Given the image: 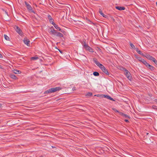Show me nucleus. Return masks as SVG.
<instances>
[{
    "label": "nucleus",
    "mask_w": 157,
    "mask_h": 157,
    "mask_svg": "<svg viewBox=\"0 0 157 157\" xmlns=\"http://www.w3.org/2000/svg\"><path fill=\"white\" fill-rule=\"evenodd\" d=\"M61 89V88L59 87H56L55 88H52L45 91L44 92V94L47 93H52L59 91Z\"/></svg>",
    "instance_id": "1"
},
{
    "label": "nucleus",
    "mask_w": 157,
    "mask_h": 157,
    "mask_svg": "<svg viewBox=\"0 0 157 157\" xmlns=\"http://www.w3.org/2000/svg\"><path fill=\"white\" fill-rule=\"evenodd\" d=\"M83 46L86 51L91 52H94L93 49L88 46V45L86 43V42H84L83 44Z\"/></svg>",
    "instance_id": "2"
},
{
    "label": "nucleus",
    "mask_w": 157,
    "mask_h": 157,
    "mask_svg": "<svg viewBox=\"0 0 157 157\" xmlns=\"http://www.w3.org/2000/svg\"><path fill=\"white\" fill-rule=\"evenodd\" d=\"M124 74L130 80H131L132 79V76L130 73L126 69L124 68Z\"/></svg>",
    "instance_id": "3"
},
{
    "label": "nucleus",
    "mask_w": 157,
    "mask_h": 157,
    "mask_svg": "<svg viewBox=\"0 0 157 157\" xmlns=\"http://www.w3.org/2000/svg\"><path fill=\"white\" fill-rule=\"evenodd\" d=\"M48 32L51 34L56 35L57 31L55 30L53 26L51 27L48 30Z\"/></svg>",
    "instance_id": "4"
},
{
    "label": "nucleus",
    "mask_w": 157,
    "mask_h": 157,
    "mask_svg": "<svg viewBox=\"0 0 157 157\" xmlns=\"http://www.w3.org/2000/svg\"><path fill=\"white\" fill-rule=\"evenodd\" d=\"M24 43L28 46L30 45V41L29 40L25 38L24 40Z\"/></svg>",
    "instance_id": "5"
},
{
    "label": "nucleus",
    "mask_w": 157,
    "mask_h": 157,
    "mask_svg": "<svg viewBox=\"0 0 157 157\" xmlns=\"http://www.w3.org/2000/svg\"><path fill=\"white\" fill-rule=\"evenodd\" d=\"M25 4L26 6L27 9L29 10H31L32 9V8L31 6L26 1L25 2Z\"/></svg>",
    "instance_id": "6"
},
{
    "label": "nucleus",
    "mask_w": 157,
    "mask_h": 157,
    "mask_svg": "<svg viewBox=\"0 0 157 157\" xmlns=\"http://www.w3.org/2000/svg\"><path fill=\"white\" fill-rule=\"evenodd\" d=\"M16 31L20 35L22 34V31L18 26L16 27Z\"/></svg>",
    "instance_id": "7"
},
{
    "label": "nucleus",
    "mask_w": 157,
    "mask_h": 157,
    "mask_svg": "<svg viewBox=\"0 0 157 157\" xmlns=\"http://www.w3.org/2000/svg\"><path fill=\"white\" fill-rule=\"evenodd\" d=\"M94 62L96 64V65L98 67L99 66H101V64L96 59H93Z\"/></svg>",
    "instance_id": "8"
},
{
    "label": "nucleus",
    "mask_w": 157,
    "mask_h": 157,
    "mask_svg": "<svg viewBox=\"0 0 157 157\" xmlns=\"http://www.w3.org/2000/svg\"><path fill=\"white\" fill-rule=\"evenodd\" d=\"M145 57L147 59L150 60H151L152 61L153 60V59H153L154 58L152 56L148 54H147Z\"/></svg>",
    "instance_id": "9"
},
{
    "label": "nucleus",
    "mask_w": 157,
    "mask_h": 157,
    "mask_svg": "<svg viewBox=\"0 0 157 157\" xmlns=\"http://www.w3.org/2000/svg\"><path fill=\"white\" fill-rule=\"evenodd\" d=\"M103 97H104V98L109 99L110 100L115 101V100L112 98H111L109 96L106 95H103Z\"/></svg>",
    "instance_id": "10"
},
{
    "label": "nucleus",
    "mask_w": 157,
    "mask_h": 157,
    "mask_svg": "<svg viewBox=\"0 0 157 157\" xmlns=\"http://www.w3.org/2000/svg\"><path fill=\"white\" fill-rule=\"evenodd\" d=\"M119 114L120 115H121L126 118H129V117L128 115L126 114H124L123 113L120 112H119Z\"/></svg>",
    "instance_id": "11"
},
{
    "label": "nucleus",
    "mask_w": 157,
    "mask_h": 157,
    "mask_svg": "<svg viewBox=\"0 0 157 157\" xmlns=\"http://www.w3.org/2000/svg\"><path fill=\"white\" fill-rule=\"evenodd\" d=\"M116 8L117 10H125V8L124 7H122L119 6H117L116 7Z\"/></svg>",
    "instance_id": "12"
},
{
    "label": "nucleus",
    "mask_w": 157,
    "mask_h": 157,
    "mask_svg": "<svg viewBox=\"0 0 157 157\" xmlns=\"http://www.w3.org/2000/svg\"><path fill=\"white\" fill-rule=\"evenodd\" d=\"M53 25L54 26V27L56 28V29H57L58 30H59L60 31L62 32L60 28H59V27L55 23H53Z\"/></svg>",
    "instance_id": "13"
},
{
    "label": "nucleus",
    "mask_w": 157,
    "mask_h": 157,
    "mask_svg": "<svg viewBox=\"0 0 157 157\" xmlns=\"http://www.w3.org/2000/svg\"><path fill=\"white\" fill-rule=\"evenodd\" d=\"M10 76L11 78L14 79H17V77L16 76V75L13 74H10Z\"/></svg>",
    "instance_id": "14"
},
{
    "label": "nucleus",
    "mask_w": 157,
    "mask_h": 157,
    "mask_svg": "<svg viewBox=\"0 0 157 157\" xmlns=\"http://www.w3.org/2000/svg\"><path fill=\"white\" fill-rule=\"evenodd\" d=\"M13 72L15 74H20L21 73V71L17 70L14 69L13 71Z\"/></svg>",
    "instance_id": "15"
},
{
    "label": "nucleus",
    "mask_w": 157,
    "mask_h": 157,
    "mask_svg": "<svg viewBox=\"0 0 157 157\" xmlns=\"http://www.w3.org/2000/svg\"><path fill=\"white\" fill-rule=\"evenodd\" d=\"M102 71L106 75H109V72H108V70L106 69L105 67L103 70H102Z\"/></svg>",
    "instance_id": "16"
},
{
    "label": "nucleus",
    "mask_w": 157,
    "mask_h": 157,
    "mask_svg": "<svg viewBox=\"0 0 157 157\" xmlns=\"http://www.w3.org/2000/svg\"><path fill=\"white\" fill-rule=\"evenodd\" d=\"M56 36L58 37H63V34L60 33H57V32L56 34Z\"/></svg>",
    "instance_id": "17"
},
{
    "label": "nucleus",
    "mask_w": 157,
    "mask_h": 157,
    "mask_svg": "<svg viewBox=\"0 0 157 157\" xmlns=\"http://www.w3.org/2000/svg\"><path fill=\"white\" fill-rule=\"evenodd\" d=\"M136 51L139 54L144 56L143 54L142 53L141 51L139 50L137 48L136 49Z\"/></svg>",
    "instance_id": "18"
},
{
    "label": "nucleus",
    "mask_w": 157,
    "mask_h": 157,
    "mask_svg": "<svg viewBox=\"0 0 157 157\" xmlns=\"http://www.w3.org/2000/svg\"><path fill=\"white\" fill-rule=\"evenodd\" d=\"M136 57L138 59L139 61L141 62L142 63H143L144 60V59L140 57Z\"/></svg>",
    "instance_id": "19"
},
{
    "label": "nucleus",
    "mask_w": 157,
    "mask_h": 157,
    "mask_svg": "<svg viewBox=\"0 0 157 157\" xmlns=\"http://www.w3.org/2000/svg\"><path fill=\"white\" fill-rule=\"evenodd\" d=\"M149 69L151 70H154V67L152 66L151 65L149 64L148 65L147 67Z\"/></svg>",
    "instance_id": "20"
},
{
    "label": "nucleus",
    "mask_w": 157,
    "mask_h": 157,
    "mask_svg": "<svg viewBox=\"0 0 157 157\" xmlns=\"http://www.w3.org/2000/svg\"><path fill=\"white\" fill-rule=\"evenodd\" d=\"M99 13L103 17H105V15L102 13V10H101V9H99Z\"/></svg>",
    "instance_id": "21"
},
{
    "label": "nucleus",
    "mask_w": 157,
    "mask_h": 157,
    "mask_svg": "<svg viewBox=\"0 0 157 157\" xmlns=\"http://www.w3.org/2000/svg\"><path fill=\"white\" fill-rule=\"evenodd\" d=\"M4 37L5 38V39L7 40H10V38L9 37L7 36L5 34L4 35Z\"/></svg>",
    "instance_id": "22"
},
{
    "label": "nucleus",
    "mask_w": 157,
    "mask_h": 157,
    "mask_svg": "<svg viewBox=\"0 0 157 157\" xmlns=\"http://www.w3.org/2000/svg\"><path fill=\"white\" fill-rule=\"evenodd\" d=\"M142 63H143L146 67H147V66H148L149 64L145 60H144Z\"/></svg>",
    "instance_id": "23"
},
{
    "label": "nucleus",
    "mask_w": 157,
    "mask_h": 157,
    "mask_svg": "<svg viewBox=\"0 0 157 157\" xmlns=\"http://www.w3.org/2000/svg\"><path fill=\"white\" fill-rule=\"evenodd\" d=\"M130 46L132 49H136L135 46L134 45V44H133L131 43L130 44Z\"/></svg>",
    "instance_id": "24"
},
{
    "label": "nucleus",
    "mask_w": 157,
    "mask_h": 157,
    "mask_svg": "<svg viewBox=\"0 0 157 157\" xmlns=\"http://www.w3.org/2000/svg\"><path fill=\"white\" fill-rule=\"evenodd\" d=\"M93 75L95 76H98L99 75V74L98 72H93Z\"/></svg>",
    "instance_id": "25"
},
{
    "label": "nucleus",
    "mask_w": 157,
    "mask_h": 157,
    "mask_svg": "<svg viewBox=\"0 0 157 157\" xmlns=\"http://www.w3.org/2000/svg\"><path fill=\"white\" fill-rule=\"evenodd\" d=\"M100 69L102 70L105 67L103 66L102 64H101V66H99L98 67Z\"/></svg>",
    "instance_id": "26"
},
{
    "label": "nucleus",
    "mask_w": 157,
    "mask_h": 157,
    "mask_svg": "<svg viewBox=\"0 0 157 157\" xmlns=\"http://www.w3.org/2000/svg\"><path fill=\"white\" fill-rule=\"evenodd\" d=\"M38 58V57H32L31 59L32 60H36Z\"/></svg>",
    "instance_id": "27"
},
{
    "label": "nucleus",
    "mask_w": 157,
    "mask_h": 157,
    "mask_svg": "<svg viewBox=\"0 0 157 157\" xmlns=\"http://www.w3.org/2000/svg\"><path fill=\"white\" fill-rule=\"evenodd\" d=\"M48 18L49 20H50L52 18L51 16L50 15H48Z\"/></svg>",
    "instance_id": "28"
},
{
    "label": "nucleus",
    "mask_w": 157,
    "mask_h": 157,
    "mask_svg": "<svg viewBox=\"0 0 157 157\" xmlns=\"http://www.w3.org/2000/svg\"><path fill=\"white\" fill-rule=\"evenodd\" d=\"M49 21H50V23H51L53 25V23H54V22H53V20L52 19V18L51 20H49Z\"/></svg>",
    "instance_id": "29"
},
{
    "label": "nucleus",
    "mask_w": 157,
    "mask_h": 157,
    "mask_svg": "<svg viewBox=\"0 0 157 157\" xmlns=\"http://www.w3.org/2000/svg\"><path fill=\"white\" fill-rule=\"evenodd\" d=\"M152 108L154 109H157V107L155 105H153L152 106Z\"/></svg>",
    "instance_id": "30"
},
{
    "label": "nucleus",
    "mask_w": 157,
    "mask_h": 157,
    "mask_svg": "<svg viewBox=\"0 0 157 157\" xmlns=\"http://www.w3.org/2000/svg\"><path fill=\"white\" fill-rule=\"evenodd\" d=\"M92 94L91 93H89L87 94V95L89 96H91L92 95Z\"/></svg>",
    "instance_id": "31"
},
{
    "label": "nucleus",
    "mask_w": 157,
    "mask_h": 157,
    "mask_svg": "<svg viewBox=\"0 0 157 157\" xmlns=\"http://www.w3.org/2000/svg\"><path fill=\"white\" fill-rule=\"evenodd\" d=\"M153 59V60H152V61L155 64L156 63V62H157V61L156 60V59L154 58L153 59Z\"/></svg>",
    "instance_id": "32"
},
{
    "label": "nucleus",
    "mask_w": 157,
    "mask_h": 157,
    "mask_svg": "<svg viewBox=\"0 0 157 157\" xmlns=\"http://www.w3.org/2000/svg\"><path fill=\"white\" fill-rule=\"evenodd\" d=\"M112 109L114 110V111L115 112H117L118 113H119V112H119L117 110H116V109H115V108H113Z\"/></svg>",
    "instance_id": "33"
},
{
    "label": "nucleus",
    "mask_w": 157,
    "mask_h": 157,
    "mask_svg": "<svg viewBox=\"0 0 157 157\" xmlns=\"http://www.w3.org/2000/svg\"><path fill=\"white\" fill-rule=\"evenodd\" d=\"M124 121L126 122H129V121L127 120V119H125L124 120Z\"/></svg>",
    "instance_id": "34"
},
{
    "label": "nucleus",
    "mask_w": 157,
    "mask_h": 157,
    "mask_svg": "<svg viewBox=\"0 0 157 157\" xmlns=\"http://www.w3.org/2000/svg\"><path fill=\"white\" fill-rule=\"evenodd\" d=\"M3 56L0 53V58H2Z\"/></svg>",
    "instance_id": "35"
},
{
    "label": "nucleus",
    "mask_w": 157,
    "mask_h": 157,
    "mask_svg": "<svg viewBox=\"0 0 157 157\" xmlns=\"http://www.w3.org/2000/svg\"><path fill=\"white\" fill-rule=\"evenodd\" d=\"M72 90H75V87H73L72 88Z\"/></svg>",
    "instance_id": "36"
},
{
    "label": "nucleus",
    "mask_w": 157,
    "mask_h": 157,
    "mask_svg": "<svg viewBox=\"0 0 157 157\" xmlns=\"http://www.w3.org/2000/svg\"><path fill=\"white\" fill-rule=\"evenodd\" d=\"M155 101L156 102V103L157 104V99H156L155 100Z\"/></svg>",
    "instance_id": "37"
},
{
    "label": "nucleus",
    "mask_w": 157,
    "mask_h": 157,
    "mask_svg": "<svg viewBox=\"0 0 157 157\" xmlns=\"http://www.w3.org/2000/svg\"><path fill=\"white\" fill-rule=\"evenodd\" d=\"M2 105L1 104H0V108H1L2 107Z\"/></svg>",
    "instance_id": "38"
},
{
    "label": "nucleus",
    "mask_w": 157,
    "mask_h": 157,
    "mask_svg": "<svg viewBox=\"0 0 157 157\" xmlns=\"http://www.w3.org/2000/svg\"><path fill=\"white\" fill-rule=\"evenodd\" d=\"M0 68H2V66L1 65H0Z\"/></svg>",
    "instance_id": "39"
},
{
    "label": "nucleus",
    "mask_w": 157,
    "mask_h": 157,
    "mask_svg": "<svg viewBox=\"0 0 157 157\" xmlns=\"http://www.w3.org/2000/svg\"><path fill=\"white\" fill-rule=\"evenodd\" d=\"M156 63L155 64L157 66V62H156Z\"/></svg>",
    "instance_id": "40"
},
{
    "label": "nucleus",
    "mask_w": 157,
    "mask_h": 157,
    "mask_svg": "<svg viewBox=\"0 0 157 157\" xmlns=\"http://www.w3.org/2000/svg\"><path fill=\"white\" fill-rule=\"evenodd\" d=\"M148 134H149V133H147V135H148Z\"/></svg>",
    "instance_id": "41"
},
{
    "label": "nucleus",
    "mask_w": 157,
    "mask_h": 157,
    "mask_svg": "<svg viewBox=\"0 0 157 157\" xmlns=\"http://www.w3.org/2000/svg\"><path fill=\"white\" fill-rule=\"evenodd\" d=\"M59 52H60L61 53H62V52H61V51H59Z\"/></svg>",
    "instance_id": "42"
},
{
    "label": "nucleus",
    "mask_w": 157,
    "mask_h": 157,
    "mask_svg": "<svg viewBox=\"0 0 157 157\" xmlns=\"http://www.w3.org/2000/svg\"><path fill=\"white\" fill-rule=\"evenodd\" d=\"M40 157H43V156H40Z\"/></svg>",
    "instance_id": "43"
}]
</instances>
